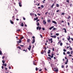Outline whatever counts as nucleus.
Instances as JSON below:
<instances>
[{"mask_svg": "<svg viewBox=\"0 0 73 73\" xmlns=\"http://www.w3.org/2000/svg\"><path fill=\"white\" fill-rule=\"evenodd\" d=\"M35 42V39H33V41L32 42V44H33V43H34V42Z\"/></svg>", "mask_w": 73, "mask_h": 73, "instance_id": "nucleus-13", "label": "nucleus"}, {"mask_svg": "<svg viewBox=\"0 0 73 73\" xmlns=\"http://www.w3.org/2000/svg\"><path fill=\"white\" fill-rule=\"evenodd\" d=\"M2 65H3V66H7V64H3Z\"/></svg>", "mask_w": 73, "mask_h": 73, "instance_id": "nucleus-12", "label": "nucleus"}, {"mask_svg": "<svg viewBox=\"0 0 73 73\" xmlns=\"http://www.w3.org/2000/svg\"><path fill=\"white\" fill-rule=\"evenodd\" d=\"M2 62L3 64H5V62L4 60H2Z\"/></svg>", "mask_w": 73, "mask_h": 73, "instance_id": "nucleus-31", "label": "nucleus"}, {"mask_svg": "<svg viewBox=\"0 0 73 73\" xmlns=\"http://www.w3.org/2000/svg\"><path fill=\"white\" fill-rule=\"evenodd\" d=\"M56 7H59V5H58V4H56Z\"/></svg>", "mask_w": 73, "mask_h": 73, "instance_id": "nucleus-19", "label": "nucleus"}, {"mask_svg": "<svg viewBox=\"0 0 73 73\" xmlns=\"http://www.w3.org/2000/svg\"><path fill=\"white\" fill-rule=\"evenodd\" d=\"M56 36H59V33H56Z\"/></svg>", "mask_w": 73, "mask_h": 73, "instance_id": "nucleus-20", "label": "nucleus"}, {"mask_svg": "<svg viewBox=\"0 0 73 73\" xmlns=\"http://www.w3.org/2000/svg\"><path fill=\"white\" fill-rule=\"evenodd\" d=\"M62 68H64V66L63 65L62 66Z\"/></svg>", "mask_w": 73, "mask_h": 73, "instance_id": "nucleus-34", "label": "nucleus"}, {"mask_svg": "<svg viewBox=\"0 0 73 73\" xmlns=\"http://www.w3.org/2000/svg\"><path fill=\"white\" fill-rule=\"evenodd\" d=\"M23 19L24 20H25V18H23Z\"/></svg>", "mask_w": 73, "mask_h": 73, "instance_id": "nucleus-52", "label": "nucleus"}, {"mask_svg": "<svg viewBox=\"0 0 73 73\" xmlns=\"http://www.w3.org/2000/svg\"><path fill=\"white\" fill-rule=\"evenodd\" d=\"M49 41H52V38H51L50 39H49Z\"/></svg>", "mask_w": 73, "mask_h": 73, "instance_id": "nucleus-30", "label": "nucleus"}, {"mask_svg": "<svg viewBox=\"0 0 73 73\" xmlns=\"http://www.w3.org/2000/svg\"><path fill=\"white\" fill-rule=\"evenodd\" d=\"M19 6H20L21 7H22V5H21V3L19 2Z\"/></svg>", "mask_w": 73, "mask_h": 73, "instance_id": "nucleus-8", "label": "nucleus"}, {"mask_svg": "<svg viewBox=\"0 0 73 73\" xmlns=\"http://www.w3.org/2000/svg\"><path fill=\"white\" fill-rule=\"evenodd\" d=\"M54 71H55V72H58V69L54 70Z\"/></svg>", "mask_w": 73, "mask_h": 73, "instance_id": "nucleus-15", "label": "nucleus"}, {"mask_svg": "<svg viewBox=\"0 0 73 73\" xmlns=\"http://www.w3.org/2000/svg\"><path fill=\"white\" fill-rule=\"evenodd\" d=\"M10 21L11 23V24H13V21H11V20H10Z\"/></svg>", "mask_w": 73, "mask_h": 73, "instance_id": "nucleus-18", "label": "nucleus"}, {"mask_svg": "<svg viewBox=\"0 0 73 73\" xmlns=\"http://www.w3.org/2000/svg\"><path fill=\"white\" fill-rule=\"evenodd\" d=\"M68 25H70V24L69 23H68Z\"/></svg>", "mask_w": 73, "mask_h": 73, "instance_id": "nucleus-53", "label": "nucleus"}, {"mask_svg": "<svg viewBox=\"0 0 73 73\" xmlns=\"http://www.w3.org/2000/svg\"><path fill=\"white\" fill-rule=\"evenodd\" d=\"M43 24L44 25H46V22L45 21L43 20Z\"/></svg>", "mask_w": 73, "mask_h": 73, "instance_id": "nucleus-2", "label": "nucleus"}, {"mask_svg": "<svg viewBox=\"0 0 73 73\" xmlns=\"http://www.w3.org/2000/svg\"><path fill=\"white\" fill-rule=\"evenodd\" d=\"M69 49L70 50H72V48L70 47Z\"/></svg>", "mask_w": 73, "mask_h": 73, "instance_id": "nucleus-46", "label": "nucleus"}, {"mask_svg": "<svg viewBox=\"0 0 73 73\" xmlns=\"http://www.w3.org/2000/svg\"><path fill=\"white\" fill-rule=\"evenodd\" d=\"M59 12V10L56 11V12Z\"/></svg>", "mask_w": 73, "mask_h": 73, "instance_id": "nucleus-50", "label": "nucleus"}, {"mask_svg": "<svg viewBox=\"0 0 73 73\" xmlns=\"http://www.w3.org/2000/svg\"><path fill=\"white\" fill-rule=\"evenodd\" d=\"M60 46H62V43L61 42L60 44Z\"/></svg>", "mask_w": 73, "mask_h": 73, "instance_id": "nucleus-26", "label": "nucleus"}, {"mask_svg": "<svg viewBox=\"0 0 73 73\" xmlns=\"http://www.w3.org/2000/svg\"><path fill=\"white\" fill-rule=\"evenodd\" d=\"M54 28V26L51 27L49 28V29H50V30H51V29H52V28Z\"/></svg>", "mask_w": 73, "mask_h": 73, "instance_id": "nucleus-5", "label": "nucleus"}, {"mask_svg": "<svg viewBox=\"0 0 73 73\" xmlns=\"http://www.w3.org/2000/svg\"><path fill=\"white\" fill-rule=\"evenodd\" d=\"M54 59H56V57H54Z\"/></svg>", "mask_w": 73, "mask_h": 73, "instance_id": "nucleus-62", "label": "nucleus"}, {"mask_svg": "<svg viewBox=\"0 0 73 73\" xmlns=\"http://www.w3.org/2000/svg\"><path fill=\"white\" fill-rule=\"evenodd\" d=\"M52 50H53V51H54V48H53Z\"/></svg>", "mask_w": 73, "mask_h": 73, "instance_id": "nucleus-38", "label": "nucleus"}, {"mask_svg": "<svg viewBox=\"0 0 73 73\" xmlns=\"http://www.w3.org/2000/svg\"><path fill=\"white\" fill-rule=\"evenodd\" d=\"M37 15L38 16H40L41 15H40V14L39 13H38Z\"/></svg>", "mask_w": 73, "mask_h": 73, "instance_id": "nucleus-39", "label": "nucleus"}, {"mask_svg": "<svg viewBox=\"0 0 73 73\" xmlns=\"http://www.w3.org/2000/svg\"><path fill=\"white\" fill-rule=\"evenodd\" d=\"M63 29V30H64V32L65 33H66V29L64 28V29Z\"/></svg>", "mask_w": 73, "mask_h": 73, "instance_id": "nucleus-6", "label": "nucleus"}, {"mask_svg": "<svg viewBox=\"0 0 73 73\" xmlns=\"http://www.w3.org/2000/svg\"><path fill=\"white\" fill-rule=\"evenodd\" d=\"M0 55H1L2 54V52L1 50H0Z\"/></svg>", "mask_w": 73, "mask_h": 73, "instance_id": "nucleus-23", "label": "nucleus"}, {"mask_svg": "<svg viewBox=\"0 0 73 73\" xmlns=\"http://www.w3.org/2000/svg\"><path fill=\"white\" fill-rule=\"evenodd\" d=\"M38 19V18L37 17H36V18H34V20H37Z\"/></svg>", "mask_w": 73, "mask_h": 73, "instance_id": "nucleus-14", "label": "nucleus"}, {"mask_svg": "<svg viewBox=\"0 0 73 73\" xmlns=\"http://www.w3.org/2000/svg\"><path fill=\"white\" fill-rule=\"evenodd\" d=\"M48 58H49L50 60H52V59H51V58H50V57H48Z\"/></svg>", "mask_w": 73, "mask_h": 73, "instance_id": "nucleus-48", "label": "nucleus"}, {"mask_svg": "<svg viewBox=\"0 0 73 73\" xmlns=\"http://www.w3.org/2000/svg\"><path fill=\"white\" fill-rule=\"evenodd\" d=\"M38 28H39V26H38L36 28V29L37 30H38Z\"/></svg>", "mask_w": 73, "mask_h": 73, "instance_id": "nucleus-29", "label": "nucleus"}, {"mask_svg": "<svg viewBox=\"0 0 73 73\" xmlns=\"http://www.w3.org/2000/svg\"><path fill=\"white\" fill-rule=\"evenodd\" d=\"M16 20H17V21H18L19 20V19H16Z\"/></svg>", "mask_w": 73, "mask_h": 73, "instance_id": "nucleus-57", "label": "nucleus"}, {"mask_svg": "<svg viewBox=\"0 0 73 73\" xmlns=\"http://www.w3.org/2000/svg\"><path fill=\"white\" fill-rule=\"evenodd\" d=\"M70 36H68V38H67L68 41H69V40H70Z\"/></svg>", "mask_w": 73, "mask_h": 73, "instance_id": "nucleus-10", "label": "nucleus"}, {"mask_svg": "<svg viewBox=\"0 0 73 73\" xmlns=\"http://www.w3.org/2000/svg\"><path fill=\"white\" fill-rule=\"evenodd\" d=\"M44 53V52H41V54H43Z\"/></svg>", "mask_w": 73, "mask_h": 73, "instance_id": "nucleus-41", "label": "nucleus"}, {"mask_svg": "<svg viewBox=\"0 0 73 73\" xmlns=\"http://www.w3.org/2000/svg\"><path fill=\"white\" fill-rule=\"evenodd\" d=\"M63 50H64V52H66V50L65 49H64Z\"/></svg>", "mask_w": 73, "mask_h": 73, "instance_id": "nucleus-43", "label": "nucleus"}, {"mask_svg": "<svg viewBox=\"0 0 73 73\" xmlns=\"http://www.w3.org/2000/svg\"><path fill=\"white\" fill-rule=\"evenodd\" d=\"M52 23H54V24H57V23H56V22L54 21H52Z\"/></svg>", "mask_w": 73, "mask_h": 73, "instance_id": "nucleus-4", "label": "nucleus"}, {"mask_svg": "<svg viewBox=\"0 0 73 73\" xmlns=\"http://www.w3.org/2000/svg\"><path fill=\"white\" fill-rule=\"evenodd\" d=\"M21 27H24V24H23V23H21Z\"/></svg>", "mask_w": 73, "mask_h": 73, "instance_id": "nucleus-16", "label": "nucleus"}, {"mask_svg": "<svg viewBox=\"0 0 73 73\" xmlns=\"http://www.w3.org/2000/svg\"><path fill=\"white\" fill-rule=\"evenodd\" d=\"M50 50H48V54H50Z\"/></svg>", "mask_w": 73, "mask_h": 73, "instance_id": "nucleus-11", "label": "nucleus"}, {"mask_svg": "<svg viewBox=\"0 0 73 73\" xmlns=\"http://www.w3.org/2000/svg\"><path fill=\"white\" fill-rule=\"evenodd\" d=\"M5 69L6 70H7V68L6 67H5Z\"/></svg>", "mask_w": 73, "mask_h": 73, "instance_id": "nucleus-63", "label": "nucleus"}, {"mask_svg": "<svg viewBox=\"0 0 73 73\" xmlns=\"http://www.w3.org/2000/svg\"><path fill=\"white\" fill-rule=\"evenodd\" d=\"M17 31H20V30L19 29V30H17Z\"/></svg>", "mask_w": 73, "mask_h": 73, "instance_id": "nucleus-51", "label": "nucleus"}, {"mask_svg": "<svg viewBox=\"0 0 73 73\" xmlns=\"http://www.w3.org/2000/svg\"><path fill=\"white\" fill-rule=\"evenodd\" d=\"M30 41V39H28L27 40V42H29Z\"/></svg>", "mask_w": 73, "mask_h": 73, "instance_id": "nucleus-17", "label": "nucleus"}, {"mask_svg": "<svg viewBox=\"0 0 73 73\" xmlns=\"http://www.w3.org/2000/svg\"><path fill=\"white\" fill-rule=\"evenodd\" d=\"M47 22H48V23H50V20H48L47 21Z\"/></svg>", "mask_w": 73, "mask_h": 73, "instance_id": "nucleus-25", "label": "nucleus"}, {"mask_svg": "<svg viewBox=\"0 0 73 73\" xmlns=\"http://www.w3.org/2000/svg\"><path fill=\"white\" fill-rule=\"evenodd\" d=\"M41 7L42 8H43L44 7V6H43V5H42Z\"/></svg>", "mask_w": 73, "mask_h": 73, "instance_id": "nucleus-49", "label": "nucleus"}, {"mask_svg": "<svg viewBox=\"0 0 73 73\" xmlns=\"http://www.w3.org/2000/svg\"><path fill=\"white\" fill-rule=\"evenodd\" d=\"M60 42H61V41H59V42H58V44H60Z\"/></svg>", "mask_w": 73, "mask_h": 73, "instance_id": "nucleus-60", "label": "nucleus"}, {"mask_svg": "<svg viewBox=\"0 0 73 73\" xmlns=\"http://www.w3.org/2000/svg\"><path fill=\"white\" fill-rule=\"evenodd\" d=\"M39 20L38 19L36 21V22H38V21H39Z\"/></svg>", "mask_w": 73, "mask_h": 73, "instance_id": "nucleus-47", "label": "nucleus"}, {"mask_svg": "<svg viewBox=\"0 0 73 73\" xmlns=\"http://www.w3.org/2000/svg\"><path fill=\"white\" fill-rule=\"evenodd\" d=\"M53 6H54V4H53L51 6V8H53Z\"/></svg>", "mask_w": 73, "mask_h": 73, "instance_id": "nucleus-24", "label": "nucleus"}, {"mask_svg": "<svg viewBox=\"0 0 73 73\" xmlns=\"http://www.w3.org/2000/svg\"><path fill=\"white\" fill-rule=\"evenodd\" d=\"M41 29V27H39V30H40Z\"/></svg>", "mask_w": 73, "mask_h": 73, "instance_id": "nucleus-32", "label": "nucleus"}, {"mask_svg": "<svg viewBox=\"0 0 73 73\" xmlns=\"http://www.w3.org/2000/svg\"><path fill=\"white\" fill-rule=\"evenodd\" d=\"M48 13V12H46L45 13V15H47V13Z\"/></svg>", "mask_w": 73, "mask_h": 73, "instance_id": "nucleus-58", "label": "nucleus"}, {"mask_svg": "<svg viewBox=\"0 0 73 73\" xmlns=\"http://www.w3.org/2000/svg\"><path fill=\"white\" fill-rule=\"evenodd\" d=\"M48 56H49V57H50V55L49 54L48 55Z\"/></svg>", "mask_w": 73, "mask_h": 73, "instance_id": "nucleus-61", "label": "nucleus"}, {"mask_svg": "<svg viewBox=\"0 0 73 73\" xmlns=\"http://www.w3.org/2000/svg\"><path fill=\"white\" fill-rule=\"evenodd\" d=\"M52 56H50V57H51V58H53V55H54V54H52Z\"/></svg>", "mask_w": 73, "mask_h": 73, "instance_id": "nucleus-9", "label": "nucleus"}, {"mask_svg": "<svg viewBox=\"0 0 73 73\" xmlns=\"http://www.w3.org/2000/svg\"><path fill=\"white\" fill-rule=\"evenodd\" d=\"M65 64H68V62H65Z\"/></svg>", "mask_w": 73, "mask_h": 73, "instance_id": "nucleus-54", "label": "nucleus"}, {"mask_svg": "<svg viewBox=\"0 0 73 73\" xmlns=\"http://www.w3.org/2000/svg\"><path fill=\"white\" fill-rule=\"evenodd\" d=\"M40 36H41V37L42 38V35L40 34Z\"/></svg>", "mask_w": 73, "mask_h": 73, "instance_id": "nucleus-36", "label": "nucleus"}, {"mask_svg": "<svg viewBox=\"0 0 73 73\" xmlns=\"http://www.w3.org/2000/svg\"><path fill=\"white\" fill-rule=\"evenodd\" d=\"M20 46H24V45H20Z\"/></svg>", "mask_w": 73, "mask_h": 73, "instance_id": "nucleus-55", "label": "nucleus"}, {"mask_svg": "<svg viewBox=\"0 0 73 73\" xmlns=\"http://www.w3.org/2000/svg\"><path fill=\"white\" fill-rule=\"evenodd\" d=\"M71 39L72 41H73V38H71Z\"/></svg>", "mask_w": 73, "mask_h": 73, "instance_id": "nucleus-64", "label": "nucleus"}, {"mask_svg": "<svg viewBox=\"0 0 73 73\" xmlns=\"http://www.w3.org/2000/svg\"><path fill=\"white\" fill-rule=\"evenodd\" d=\"M67 3H69V0H67Z\"/></svg>", "mask_w": 73, "mask_h": 73, "instance_id": "nucleus-37", "label": "nucleus"}, {"mask_svg": "<svg viewBox=\"0 0 73 73\" xmlns=\"http://www.w3.org/2000/svg\"><path fill=\"white\" fill-rule=\"evenodd\" d=\"M67 19H70V16H68V18H67Z\"/></svg>", "mask_w": 73, "mask_h": 73, "instance_id": "nucleus-28", "label": "nucleus"}, {"mask_svg": "<svg viewBox=\"0 0 73 73\" xmlns=\"http://www.w3.org/2000/svg\"><path fill=\"white\" fill-rule=\"evenodd\" d=\"M67 54H70V52L68 51L67 52Z\"/></svg>", "mask_w": 73, "mask_h": 73, "instance_id": "nucleus-33", "label": "nucleus"}, {"mask_svg": "<svg viewBox=\"0 0 73 73\" xmlns=\"http://www.w3.org/2000/svg\"><path fill=\"white\" fill-rule=\"evenodd\" d=\"M65 15V13H62L61 14L62 15Z\"/></svg>", "mask_w": 73, "mask_h": 73, "instance_id": "nucleus-27", "label": "nucleus"}, {"mask_svg": "<svg viewBox=\"0 0 73 73\" xmlns=\"http://www.w3.org/2000/svg\"><path fill=\"white\" fill-rule=\"evenodd\" d=\"M17 42H19V43H21V40H20L19 41H17Z\"/></svg>", "mask_w": 73, "mask_h": 73, "instance_id": "nucleus-7", "label": "nucleus"}, {"mask_svg": "<svg viewBox=\"0 0 73 73\" xmlns=\"http://www.w3.org/2000/svg\"><path fill=\"white\" fill-rule=\"evenodd\" d=\"M41 70H42L41 69H40L39 70V72H41Z\"/></svg>", "mask_w": 73, "mask_h": 73, "instance_id": "nucleus-56", "label": "nucleus"}, {"mask_svg": "<svg viewBox=\"0 0 73 73\" xmlns=\"http://www.w3.org/2000/svg\"><path fill=\"white\" fill-rule=\"evenodd\" d=\"M33 64H34L35 65H36V64H35V61L33 62Z\"/></svg>", "mask_w": 73, "mask_h": 73, "instance_id": "nucleus-45", "label": "nucleus"}, {"mask_svg": "<svg viewBox=\"0 0 73 73\" xmlns=\"http://www.w3.org/2000/svg\"><path fill=\"white\" fill-rule=\"evenodd\" d=\"M2 69H3V68H4L3 66H2Z\"/></svg>", "mask_w": 73, "mask_h": 73, "instance_id": "nucleus-59", "label": "nucleus"}, {"mask_svg": "<svg viewBox=\"0 0 73 73\" xmlns=\"http://www.w3.org/2000/svg\"><path fill=\"white\" fill-rule=\"evenodd\" d=\"M56 29H57L55 28H54L53 29V30H54V31H55V30H56Z\"/></svg>", "mask_w": 73, "mask_h": 73, "instance_id": "nucleus-35", "label": "nucleus"}, {"mask_svg": "<svg viewBox=\"0 0 73 73\" xmlns=\"http://www.w3.org/2000/svg\"><path fill=\"white\" fill-rule=\"evenodd\" d=\"M42 30H43V31H44V30H45V28H42Z\"/></svg>", "mask_w": 73, "mask_h": 73, "instance_id": "nucleus-42", "label": "nucleus"}, {"mask_svg": "<svg viewBox=\"0 0 73 73\" xmlns=\"http://www.w3.org/2000/svg\"><path fill=\"white\" fill-rule=\"evenodd\" d=\"M37 26H39L40 25V24L38 22L37 23Z\"/></svg>", "mask_w": 73, "mask_h": 73, "instance_id": "nucleus-22", "label": "nucleus"}, {"mask_svg": "<svg viewBox=\"0 0 73 73\" xmlns=\"http://www.w3.org/2000/svg\"><path fill=\"white\" fill-rule=\"evenodd\" d=\"M32 38H33V39H35V36H33L32 37Z\"/></svg>", "mask_w": 73, "mask_h": 73, "instance_id": "nucleus-44", "label": "nucleus"}, {"mask_svg": "<svg viewBox=\"0 0 73 73\" xmlns=\"http://www.w3.org/2000/svg\"><path fill=\"white\" fill-rule=\"evenodd\" d=\"M29 48H27L29 50H31V46H29Z\"/></svg>", "mask_w": 73, "mask_h": 73, "instance_id": "nucleus-3", "label": "nucleus"}, {"mask_svg": "<svg viewBox=\"0 0 73 73\" xmlns=\"http://www.w3.org/2000/svg\"><path fill=\"white\" fill-rule=\"evenodd\" d=\"M18 48H19V49H21V47H20V46H18L17 47Z\"/></svg>", "mask_w": 73, "mask_h": 73, "instance_id": "nucleus-21", "label": "nucleus"}, {"mask_svg": "<svg viewBox=\"0 0 73 73\" xmlns=\"http://www.w3.org/2000/svg\"><path fill=\"white\" fill-rule=\"evenodd\" d=\"M36 70H38V68H37V67H36Z\"/></svg>", "mask_w": 73, "mask_h": 73, "instance_id": "nucleus-40", "label": "nucleus"}, {"mask_svg": "<svg viewBox=\"0 0 73 73\" xmlns=\"http://www.w3.org/2000/svg\"><path fill=\"white\" fill-rule=\"evenodd\" d=\"M50 37H52V38H56V36L55 35L51 36Z\"/></svg>", "mask_w": 73, "mask_h": 73, "instance_id": "nucleus-1", "label": "nucleus"}]
</instances>
